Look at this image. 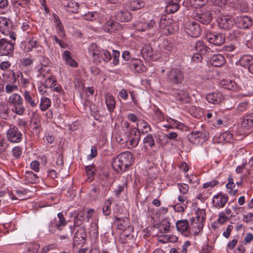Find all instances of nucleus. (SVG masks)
<instances>
[{
    "mask_svg": "<svg viewBox=\"0 0 253 253\" xmlns=\"http://www.w3.org/2000/svg\"><path fill=\"white\" fill-rule=\"evenodd\" d=\"M85 170L88 176V181L91 182L93 180V177L95 174L94 168L91 166H88L86 167Z\"/></svg>",
    "mask_w": 253,
    "mask_h": 253,
    "instance_id": "6e6d98bb",
    "label": "nucleus"
},
{
    "mask_svg": "<svg viewBox=\"0 0 253 253\" xmlns=\"http://www.w3.org/2000/svg\"><path fill=\"white\" fill-rule=\"evenodd\" d=\"M206 219L205 211L203 210H198L196 213V220L197 221H204Z\"/></svg>",
    "mask_w": 253,
    "mask_h": 253,
    "instance_id": "e2e57ef3",
    "label": "nucleus"
},
{
    "mask_svg": "<svg viewBox=\"0 0 253 253\" xmlns=\"http://www.w3.org/2000/svg\"><path fill=\"white\" fill-rule=\"evenodd\" d=\"M84 19L89 21H93L99 17V14L97 12H89L83 16Z\"/></svg>",
    "mask_w": 253,
    "mask_h": 253,
    "instance_id": "5fc2aeb1",
    "label": "nucleus"
},
{
    "mask_svg": "<svg viewBox=\"0 0 253 253\" xmlns=\"http://www.w3.org/2000/svg\"><path fill=\"white\" fill-rule=\"evenodd\" d=\"M134 136H132L130 139H129V143L127 144L128 148H132L138 145L140 138V130L136 129L134 131Z\"/></svg>",
    "mask_w": 253,
    "mask_h": 253,
    "instance_id": "bb28decb",
    "label": "nucleus"
},
{
    "mask_svg": "<svg viewBox=\"0 0 253 253\" xmlns=\"http://www.w3.org/2000/svg\"><path fill=\"white\" fill-rule=\"evenodd\" d=\"M249 105V102L247 101L239 103L236 108L237 112L241 114L246 112L248 109Z\"/></svg>",
    "mask_w": 253,
    "mask_h": 253,
    "instance_id": "49530a36",
    "label": "nucleus"
},
{
    "mask_svg": "<svg viewBox=\"0 0 253 253\" xmlns=\"http://www.w3.org/2000/svg\"><path fill=\"white\" fill-rule=\"evenodd\" d=\"M115 222L117 224L118 228L119 230H124L128 224V219L127 218H121L119 217H115Z\"/></svg>",
    "mask_w": 253,
    "mask_h": 253,
    "instance_id": "58836bf2",
    "label": "nucleus"
},
{
    "mask_svg": "<svg viewBox=\"0 0 253 253\" xmlns=\"http://www.w3.org/2000/svg\"><path fill=\"white\" fill-rule=\"evenodd\" d=\"M168 121L172 125L175 126L178 129H182L184 126V124L172 118H169Z\"/></svg>",
    "mask_w": 253,
    "mask_h": 253,
    "instance_id": "0e129e2a",
    "label": "nucleus"
},
{
    "mask_svg": "<svg viewBox=\"0 0 253 253\" xmlns=\"http://www.w3.org/2000/svg\"><path fill=\"white\" fill-rule=\"evenodd\" d=\"M126 186V182H125L123 185H119L117 189H115L114 192L115 193V196L119 198L120 196L121 193H122L125 189V187Z\"/></svg>",
    "mask_w": 253,
    "mask_h": 253,
    "instance_id": "338daca9",
    "label": "nucleus"
},
{
    "mask_svg": "<svg viewBox=\"0 0 253 253\" xmlns=\"http://www.w3.org/2000/svg\"><path fill=\"white\" fill-rule=\"evenodd\" d=\"M56 79L53 76H50L45 80L44 88H52L56 85Z\"/></svg>",
    "mask_w": 253,
    "mask_h": 253,
    "instance_id": "8fccbe9b",
    "label": "nucleus"
},
{
    "mask_svg": "<svg viewBox=\"0 0 253 253\" xmlns=\"http://www.w3.org/2000/svg\"><path fill=\"white\" fill-rule=\"evenodd\" d=\"M184 78L183 71L179 68H172L167 74V81L171 84H181Z\"/></svg>",
    "mask_w": 253,
    "mask_h": 253,
    "instance_id": "20e7f679",
    "label": "nucleus"
},
{
    "mask_svg": "<svg viewBox=\"0 0 253 253\" xmlns=\"http://www.w3.org/2000/svg\"><path fill=\"white\" fill-rule=\"evenodd\" d=\"M227 201V196L221 193L215 195L212 200L214 206L218 209L223 208Z\"/></svg>",
    "mask_w": 253,
    "mask_h": 253,
    "instance_id": "4468645a",
    "label": "nucleus"
},
{
    "mask_svg": "<svg viewBox=\"0 0 253 253\" xmlns=\"http://www.w3.org/2000/svg\"><path fill=\"white\" fill-rule=\"evenodd\" d=\"M143 142L145 147L149 146L152 148L155 144L154 138L151 134H148L145 137H144Z\"/></svg>",
    "mask_w": 253,
    "mask_h": 253,
    "instance_id": "de8ad7c7",
    "label": "nucleus"
},
{
    "mask_svg": "<svg viewBox=\"0 0 253 253\" xmlns=\"http://www.w3.org/2000/svg\"><path fill=\"white\" fill-rule=\"evenodd\" d=\"M133 162V155L126 151L121 153L115 158L112 165L113 169L118 172L125 171Z\"/></svg>",
    "mask_w": 253,
    "mask_h": 253,
    "instance_id": "f257e3e1",
    "label": "nucleus"
},
{
    "mask_svg": "<svg viewBox=\"0 0 253 253\" xmlns=\"http://www.w3.org/2000/svg\"><path fill=\"white\" fill-rule=\"evenodd\" d=\"M9 76H11L12 77V83L13 84L16 82L17 79L20 77L21 84L22 86L25 87L29 83V80L28 78H26L24 77L22 73L19 72L16 74L13 71H9L8 72Z\"/></svg>",
    "mask_w": 253,
    "mask_h": 253,
    "instance_id": "f3484780",
    "label": "nucleus"
},
{
    "mask_svg": "<svg viewBox=\"0 0 253 253\" xmlns=\"http://www.w3.org/2000/svg\"><path fill=\"white\" fill-rule=\"evenodd\" d=\"M172 95L176 100L183 101L188 98V94L184 90H177L173 91Z\"/></svg>",
    "mask_w": 253,
    "mask_h": 253,
    "instance_id": "4c0bfd02",
    "label": "nucleus"
},
{
    "mask_svg": "<svg viewBox=\"0 0 253 253\" xmlns=\"http://www.w3.org/2000/svg\"><path fill=\"white\" fill-rule=\"evenodd\" d=\"M195 48L197 51L203 55L209 54L211 51V49L206 46L202 41H198L196 42Z\"/></svg>",
    "mask_w": 253,
    "mask_h": 253,
    "instance_id": "473e14b6",
    "label": "nucleus"
},
{
    "mask_svg": "<svg viewBox=\"0 0 253 253\" xmlns=\"http://www.w3.org/2000/svg\"><path fill=\"white\" fill-rule=\"evenodd\" d=\"M237 8L240 9L242 12H247L248 10V6L245 1H240L237 5Z\"/></svg>",
    "mask_w": 253,
    "mask_h": 253,
    "instance_id": "774afa93",
    "label": "nucleus"
},
{
    "mask_svg": "<svg viewBox=\"0 0 253 253\" xmlns=\"http://www.w3.org/2000/svg\"><path fill=\"white\" fill-rule=\"evenodd\" d=\"M51 101L50 98L45 96L41 97L40 103V108L41 111H45L51 106Z\"/></svg>",
    "mask_w": 253,
    "mask_h": 253,
    "instance_id": "c9c22d12",
    "label": "nucleus"
},
{
    "mask_svg": "<svg viewBox=\"0 0 253 253\" xmlns=\"http://www.w3.org/2000/svg\"><path fill=\"white\" fill-rule=\"evenodd\" d=\"M222 85L224 88L231 90H235L237 88V84L230 80L223 81Z\"/></svg>",
    "mask_w": 253,
    "mask_h": 253,
    "instance_id": "79ce46f5",
    "label": "nucleus"
},
{
    "mask_svg": "<svg viewBox=\"0 0 253 253\" xmlns=\"http://www.w3.org/2000/svg\"><path fill=\"white\" fill-rule=\"evenodd\" d=\"M170 226V223L168 220L165 219L163 220L159 226L160 233L165 234L169 232Z\"/></svg>",
    "mask_w": 253,
    "mask_h": 253,
    "instance_id": "ea45409f",
    "label": "nucleus"
},
{
    "mask_svg": "<svg viewBox=\"0 0 253 253\" xmlns=\"http://www.w3.org/2000/svg\"><path fill=\"white\" fill-rule=\"evenodd\" d=\"M209 133L205 130L193 131L187 136L189 141L193 144L198 145L200 143L201 140L204 139H207L208 137Z\"/></svg>",
    "mask_w": 253,
    "mask_h": 253,
    "instance_id": "423d86ee",
    "label": "nucleus"
},
{
    "mask_svg": "<svg viewBox=\"0 0 253 253\" xmlns=\"http://www.w3.org/2000/svg\"><path fill=\"white\" fill-rule=\"evenodd\" d=\"M100 190L99 187L97 185H93L90 190V196L93 200H96L98 198L100 195Z\"/></svg>",
    "mask_w": 253,
    "mask_h": 253,
    "instance_id": "3c124183",
    "label": "nucleus"
},
{
    "mask_svg": "<svg viewBox=\"0 0 253 253\" xmlns=\"http://www.w3.org/2000/svg\"><path fill=\"white\" fill-rule=\"evenodd\" d=\"M12 152L13 156L16 159L19 158L22 154V149L18 146L14 147Z\"/></svg>",
    "mask_w": 253,
    "mask_h": 253,
    "instance_id": "69168bd1",
    "label": "nucleus"
},
{
    "mask_svg": "<svg viewBox=\"0 0 253 253\" xmlns=\"http://www.w3.org/2000/svg\"><path fill=\"white\" fill-rule=\"evenodd\" d=\"M15 42L7 39H0V55L11 56L13 53Z\"/></svg>",
    "mask_w": 253,
    "mask_h": 253,
    "instance_id": "39448f33",
    "label": "nucleus"
},
{
    "mask_svg": "<svg viewBox=\"0 0 253 253\" xmlns=\"http://www.w3.org/2000/svg\"><path fill=\"white\" fill-rule=\"evenodd\" d=\"M225 62V59L223 55L220 54H214L210 59V63L215 67H220Z\"/></svg>",
    "mask_w": 253,
    "mask_h": 253,
    "instance_id": "4be33fe9",
    "label": "nucleus"
},
{
    "mask_svg": "<svg viewBox=\"0 0 253 253\" xmlns=\"http://www.w3.org/2000/svg\"><path fill=\"white\" fill-rule=\"evenodd\" d=\"M86 238V235L85 231L83 229H79L75 233L74 236V242L78 244L84 243Z\"/></svg>",
    "mask_w": 253,
    "mask_h": 253,
    "instance_id": "c756f323",
    "label": "nucleus"
},
{
    "mask_svg": "<svg viewBox=\"0 0 253 253\" xmlns=\"http://www.w3.org/2000/svg\"><path fill=\"white\" fill-rule=\"evenodd\" d=\"M85 211L84 210L80 211L77 214L75 212L71 213V216L74 217V226H80L83 223L85 215Z\"/></svg>",
    "mask_w": 253,
    "mask_h": 253,
    "instance_id": "5701e85b",
    "label": "nucleus"
},
{
    "mask_svg": "<svg viewBox=\"0 0 253 253\" xmlns=\"http://www.w3.org/2000/svg\"><path fill=\"white\" fill-rule=\"evenodd\" d=\"M10 20L5 17L0 16V32L7 35L10 29Z\"/></svg>",
    "mask_w": 253,
    "mask_h": 253,
    "instance_id": "a211bd4d",
    "label": "nucleus"
},
{
    "mask_svg": "<svg viewBox=\"0 0 253 253\" xmlns=\"http://www.w3.org/2000/svg\"><path fill=\"white\" fill-rule=\"evenodd\" d=\"M105 103L108 111L112 113L114 111L116 106V100L114 96L110 93L105 95Z\"/></svg>",
    "mask_w": 253,
    "mask_h": 253,
    "instance_id": "a878e982",
    "label": "nucleus"
},
{
    "mask_svg": "<svg viewBox=\"0 0 253 253\" xmlns=\"http://www.w3.org/2000/svg\"><path fill=\"white\" fill-rule=\"evenodd\" d=\"M212 13L209 11L203 12L201 13H197L194 16L195 20L199 21L200 23L207 25L209 24L212 19Z\"/></svg>",
    "mask_w": 253,
    "mask_h": 253,
    "instance_id": "2eb2a0df",
    "label": "nucleus"
},
{
    "mask_svg": "<svg viewBox=\"0 0 253 253\" xmlns=\"http://www.w3.org/2000/svg\"><path fill=\"white\" fill-rule=\"evenodd\" d=\"M25 177L30 183H34L39 181V177L37 175L31 171L26 172Z\"/></svg>",
    "mask_w": 253,
    "mask_h": 253,
    "instance_id": "37998d69",
    "label": "nucleus"
},
{
    "mask_svg": "<svg viewBox=\"0 0 253 253\" xmlns=\"http://www.w3.org/2000/svg\"><path fill=\"white\" fill-rule=\"evenodd\" d=\"M253 58L250 55H244L239 60V65L243 67H248L251 63Z\"/></svg>",
    "mask_w": 253,
    "mask_h": 253,
    "instance_id": "e433bc0d",
    "label": "nucleus"
},
{
    "mask_svg": "<svg viewBox=\"0 0 253 253\" xmlns=\"http://www.w3.org/2000/svg\"><path fill=\"white\" fill-rule=\"evenodd\" d=\"M130 68L134 70L137 73L143 72L145 70L142 62L138 59H135L130 64Z\"/></svg>",
    "mask_w": 253,
    "mask_h": 253,
    "instance_id": "c85d7f7f",
    "label": "nucleus"
},
{
    "mask_svg": "<svg viewBox=\"0 0 253 253\" xmlns=\"http://www.w3.org/2000/svg\"><path fill=\"white\" fill-rule=\"evenodd\" d=\"M217 24L220 28L228 30L233 25V19L230 15H223L217 20Z\"/></svg>",
    "mask_w": 253,
    "mask_h": 253,
    "instance_id": "9d476101",
    "label": "nucleus"
},
{
    "mask_svg": "<svg viewBox=\"0 0 253 253\" xmlns=\"http://www.w3.org/2000/svg\"><path fill=\"white\" fill-rule=\"evenodd\" d=\"M206 219L205 211L203 210H198L196 213V220L197 221H204Z\"/></svg>",
    "mask_w": 253,
    "mask_h": 253,
    "instance_id": "680f3d73",
    "label": "nucleus"
},
{
    "mask_svg": "<svg viewBox=\"0 0 253 253\" xmlns=\"http://www.w3.org/2000/svg\"><path fill=\"white\" fill-rule=\"evenodd\" d=\"M25 50L27 52L32 51L34 49L42 51V47L40 46L36 41H31L27 42L25 44Z\"/></svg>",
    "mask_w": 253,
    "mask_h": 253,
    "instance_id": "f704fd0d",
    "label": "nucleus"
},
{
    "mask_svg": "<svg viewBox=\"0 0 253 253\" xmlns=\"http://www.w3.org/2000/svg\"><path fill=\"white\" fill-rule=\"evenodd\" d=\"M40 248V246L36 243H29L26 245L27 253H36Z\"/></svg>",
    "mask_w": 253,
    "mask_h": 253,
    "instance_id": "a18cd8bd",
    "label": "nucleus"
},
{
    "mask_svg": "<svg viewBox=\"0 0 253 253\" xmlns=\"http://www.w3.org/2000/svg\"><path fill=\"white\" fill-rule=\"evenodd\" d=\"M237 24L242 28H248L252 25V20L249 16H239L237 18Z\"/></svg>",
    "mask_w": 253,
    "mask_h": 253,
    "instance_id": "412c9836",
    "label": "nucleus"
},
{
    "mask_svg": "<svg viewBox=\"0 0 253 253\" xmlns=\"http://www.w3.org/2000/svg\"><path fill=\"white\" fill-rule=\"evenodd\" d=\"M90 110L91 115L95 119L98 120L99 118V112L98 107L94 104H91L90 106Z\"/></svg>",
    "mask_w": 253,
    "mask_h": 253,
    "instance_id": "052dcab7",
    "label": "nucleus"
},
{
    "mask_svg": "<svg viewBox=\"0 0 253 253\" xmlns=\"http://www.w3.org/2000/svg\"><path fill=\"white\" fill-rule=\"evenodd\" d=\"M102 50V49L95 43L91 44L89 47V54L95 61L99 59L98 56Z\"/></svg>",
    "mask_w": 253,
    "mask_h": 253,
    "instance_id": "cd10ccee",
    "label": "nucleus"
},
{
    "mask_svg": "<svg viewBox=\"0 0 253 253\" xmlns=\"http://www.w3.org/2000/svg\"><path fill=\"white\" fill-rule=\"evenodd\" d=\"M181 0H168L165 10L168 13H173L176 12L180 7L179 2Z\"/></svg>",
    "mask_w": 253,
    "mask_h": 253,
    "instance_id": "6ab92c4d",
    "label": "nucleus"
},
{
    "mask_svg": "<svg viewBox=\"0 0 253 253\" xmlns=\"http://www.w3.org/2000/svg\"><path fill=\"white\" fill-rule=\"evenodd\" d=\"M12 83H13L11 82V84H8L5 85V90L7 93L9 94L18 90V86L12 84Z\"/></svg>",
    "mask_w": 253,
    "mask_h": 253,
    "instance_id": "bf43d9fd",
    "label": "nucleus"
},
{
    "mask_svg": "<svg viewBox=\"0 0 253 253\" xmlns=\"http://www.w3.org/2000/svg\"><path fill=\"white\" fill-rule=\"evenodd\" d=\"M206 39L210 43L216 46H220L225 42V37L220 33H208L206 36Z\"/></svg>",
    "mask_w": 253,
    "mask_h": 253,
    "instance_id": "0eeeda50",
    "label": "nucleus"
},
{
    "mask_svg": "<svg viewBox=\"0 0 253 253\" xmlns=\"http://www.w3.org/2000/svg\"><path fill=\"white\" fill-rule=\"evenodd\" d=\"M34 60L37 64L38 76L44 78L46 74L49 71V69L47 67L50 62L49 59L43 55H38L34 57Z\"/></svg>",
    "mask_w": 253,
    "mask_h": 253,
    "instance_id": "7ed1b4c3",
    "label": "nucleus"
},
{
    "mask_svg": "<svg viewBox=\"0 0 253 253\" xmlns=\"http://www.w3.org/2000/svg\"><path fill=\"white\" fill-rule=\"evenodd\" d=\"M62 58L65 60L67 64L73 67H77V62L72 58L71 53L68 50H65L64 51L62 54Z\"/></svg>",
    "mask_w": 253,
    "mask_h": 253,
    "instance_id": "7c9ffc66",
    "label": "nucleus"
},
{
    "mask_svg": "<svg viewBox=\"0 0 253 253\" xmlns=\"http://www.w3.org/2000/svg\"><path fill=\"white\" fill-rule=\"evenodd\" d=\"M7 137L8 140L13 143H19L22 138V134L15 126L9 128L7 132Z\"/></svg>",
    "mask_w": 253,
    "mask_h": 253,
    "instance_id": "1a4fd4ad",
    "label": "nucleus"
},
{
    "mask_svg": "<svg viewBox=\"0 0 253 253\" xmlns=\"http://www.w3.org/2000/svg\"><path fill=\"white\" fill-rule=\"evenodd\" d=\"M206 99L209 103L218 104L223 100L224 97L221 92L215 91L208 93L206 95Z\"/></svg>",
    "mask_w": 253,
    "mask_h": 253,
    "instance_id": "ddd939ff",
    "label": "nucleus"
},
{
    "mask_svg": "<svg viewBox=\"0 0 253 253\" xmlns=\"http://www.w3.org/2000/svg\"><path fill=\"white\" fill-rule=\"evenodd\" d=\"M132 14L126 9L118 11L116 13V18L121 22H128L132 18Z\"/></svg>",
    "mask_w": 253,
    "mask_h": 253,
    "instance_id": "dca6fc26",
    "label": "nucleus"
},
{
    "mask_svg": "<svg viewBox=\"0 0 253 253\" xmlns=\"http://www.w3.org/2000/svg\"><path fill=\"white\" fill-rule=\"evenodd\" d=\"M195 219L193 218L191 219V224L192 226L195 228V231H194V234L196 235H197L202 230L204 224V221H198V222H195Z\"/></svg>",
    "mask_w": 253,
    "mask_h": 253,
    "instance_id": "a19ab883",
    "label": "nucleus"
},
{
    "mask_svg": "<svg viewBox=\"0 0 253 253\" xmlns=\"http://www.w3.org/2000/svg\"><path fill=\"white\" fill-rule=\"evenodd\" d=\"M8 102L12 107L11 111L16 114L22 116L26 111L22 96L16 93L12 94L8 99Z\"/></svg>",
    "mask_w": 253,
    "mask_h": 253,
    "instance_id": "f03ea898",
    "label": "nucleus"
},
{
    "mask_svg": "<svg viewBox=\"0 0 253 253\" xmlns=\"http://www.w3.org/2000/svg\"><path fill=\"white\" fill-rule=\"evenodd\" d=\"M177 230L185 236H188L190 233V228L186 219L178 220L176 222Z\"/></svg>",
    "mask_w": 253,
    "mask_h": 253,
    "instance_id": "9b49d317",
    "label": "nucleus"
},
{
    "mask_svg": "<svg viewBox=\"0 0 253 253\" xmlns=\"http://www.w3.org/2000/svg\"><path fill=\"white\" fill-rule=\"evenodd\" d=\"M118 25L119 24L117 22L113 20H109L106 24V28H107L108 31L113 32L117 30V27Z\"/></svg>",
    "mask_w": 253,
    "mask_h": 253,
    "instance_id": "864d4df0",
    "label": "nucleus"
},
{
    "mask_svg": "<svg viewBox=\"0 0 253 253\" xmlns=\"http://www.w3.org/2000/svg\"><path fill=\"white\" fill-rule=\"evenodd\" d=\"M228 182L226 184V187L227 189H230L231 190L229 193L231 195H235L237 193V190H233L235 187V183L233 181V179L231 175H229L228 177Z\"/></svg>",
    "mask_w": 253,
    "mask_h": 253,
    "instance_id": "c03bdc74",
    "label": "nucleus"
},
{
    "mask_svg": "<svg viewBox=\"0 0 253 253\" xmlns=\"http://www.w3.org/2000/svg\"><path fill=\"white\" fill-rule=\"evenodd\" d=\"M141 130L143 134H146L151 130V128L148 123L142 120L139 122Z\"/></svg>",
    "mask_w": 253,
    "mask_h": 253,
    "instance_id": "4d7b16f0",
    "label": "nucleus"
},
{
    "mask_svg": "<svg viewBox=\"0 0 253 253\" xmlns=\"http://www.w3.org/2000/svg\"><path fill=\"white\" fill-rule=\"evenodd\" d=\"M112 204V201L110 199H108L105 201L104 205L102 209L103 214L108 216L111 213V206Z\"/></svg>",
    "mask_w": 253,
    "mask_h": 253,
    "instance_id": "603ef678",
    "label": "nucleus"
},
{
    "mask_svg": "<svg viewBox=\"0 0 253 253\" xmlns=\"http://www.w3.org/2000/svg\"><path fill=\"white\" fill-rule=\"evenodd\" d=\"M62 4L67 11L73 13H76L79 7V4L73 0H64Z\"/></svg>",
    "mask_w": 253,
    "mask_h": 253,
    "instance_id": "aec40b11",
    "label": "nucleus"
},
{
    "mask_svg": "<svg viewBox=\"0 0 253 253\" xmlns=\"http://www.w3.org/2000/svg\"><path fill=\"white\" fill-rule=\"evenodd\" d=\"M155 25V21L153 19H151L149 21H142L137 24L136 29L139 31H146L152 29Z\"/></svg>",
    "mask_w": 253,
    "mask_h": 253,
    "instance_id": "393cba45",
    "label": "nucleus"
},
{
    "mask_svg": "<svg viewBox=\"0 0 253 253\" xmlns=\"http://www.w3.org/2000/svg\"><path fill=\"white\" fill-rule=\"evenodd\" d=\"M160 47L162 52L168 54L172 51L173 44L170 41L165 39L160 44Z\"/></svg>",
    "mask_w": 253,
    "mask_h": 253,
    "instance_id": "2f4dec72",
    "label": "nucleus"
},
{
    "mask_svg": "<svg viewBox=\"0 0 253 253\" xmlns=\"http://www.w3.org/2000/svg\"><path fill=\"white\" fill-rule=\"evenodd\" d=\"M251 122V119L250 118V116L249 114L247 116L243 117L241 118L240 125L243 127L248 128L252 126Z\"/></svg>",
    "mask_w": 253,
    "mask_h": 253,
    "instance_id": "09e8293b",
    "label": "nucleus"
},
{
    "mask_svg": "<svg viewBox=\"0 0 253 253\" xmlns=\"http://www.w3.org/2000/svg\"><path fill=\"white\" fill-rule=\"evenodd\" d=\"M58 220L54 219V222L55 226L57 229L59 230H62L63 228L67 224V221L64 217L63 214L62 212H59L57 214Z\"/></svg>",
    "mask_w": 253,
    "mask_h": 253,
    "instance_id": "72a5a7b5",
    "label": "nucleus"
},
{
    "mask_svg": "<svg viewBox=\"0 0 253 253\" xmlns=\"http://www.w3.org/2000/svg\"><path fill=\"white\" fill-rule=\"evenodd\" d=\"M25 103L30 105L32 108L37 107L39 100L34 94L28 90H25L23 94Z\"/></svg>",
    "mask_w": 253,
    "mask_h": 253,
    "instance_id": "f8f14e48",
    "label": "nucleus"
},
{
    "mask_svg": "<svg viewBox=\"0 0 253 253\" xmlns=\"http://www.w3.org/2000/svg\"><path fill=\"white\" fill-rule=\"evenodd\" d=\"M186 32L190 36L194 38L199 37L201 32V29L198 23L195 21H190L185 24Z\"/></svg>",
    "mask_w": 253,
    "mask_h": 253,
    "instance_id": "6e6552de",
    "label": "nucleus"
},
{
    "mask_svg": "<svg viewBox=\"0 0 253 253\" xmlns=\"http://www.w3.org/2000/svg\"><path fill=\"white\" fill-rule=\"evenodd\" d=\"M208 0H190V3L192 6L197 8L205 5Z\"/></svg>",
    "mask_w": 253,
    "mask_h": 253,
    "instance_id": "13d9d810",
    "label": "nucleus"
},
{
    "mask_svg": "<svg viewBox=\"0 0 253 253\" xmlns=\"http://www.w3.org/2000/svg\"><path fill=\"white\" fill-rule=\"evenodd\" d=\"M127 6L131 10H137L143 7L145 2L143 0H129L126 3Z\"/></svg>",
    "mask_w": 253,
    "mask_h": 253,
    "instance_id": "b1692460",
    "label": "nucleus"
}]
</instances>
